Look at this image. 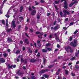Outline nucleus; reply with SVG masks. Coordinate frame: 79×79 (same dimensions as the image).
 I'll use <instances>...</instances> for the list:
<instances>
[{"mask_svg":"<svg viewBox=\"0 0 79 79\" xmlns=\"http://www.w3.org/2000/svg\"><path fill=\"white\" fill-rule=\"evenodd\" d=\"M63 1H64V8H65V9H68V3H67V2H66V0H61L60 1V2L62 3Z\"/></svg>","mask_w":79,"mask_h":79,"instance_id":"obj_1","label":"nucleus"},{"mask_svg":"<svg viewBox=\"0 0 79 79\" xmlns=\"http://www.w3.org/2000/svg\"><path fill=\"white\" fill-rule=\"evenodd\" d=\"M70 44L72 47H76L77 45V41L74 40V42H71L70 43Z\"/></svg>","mask_w":79,"mask_h":79,"instance_id":"obj_2","label":"nucleus"},{"mask_svg":"<svg viewBox=\"0 0 79 79\" xmlns=\"http://www.w3.org/2000/svg\"><path fill=\"white\" fill-rule=\"evenodd\" d=\"M48 71H50V70L49 69L42 70L39 72V74H44V73H46V72H48Z\"/></svg>","mask_w":79,"mask_h":79,"instance_id":"obj_3","label":"nucleus"},{"mask_svg":"<svg viewBox=\"0 0 79 79\" xmlns=\"http://www.w3.org/2000/svg\"><path fill=\"white\" fill-rule=\"evenodd\" d=\"M20 60L21 63L23 62L25 64H27V59H25L24 60L23 58H21Z\"/></svg>","mask_w":79,"mask_h":79,"instance_id":"obj_4","label":"nucleus"},{"mask_svg":"<svg viewBox=\"0 0 79 79\" xmlns=\"http://www.w3.org/2000/svg\"><path fill=\"white\" fill-rule=\"evenodd\" d=\"M12 26L13 28H15V27H16V24H15V21L13 20L12 21Z\"/></svg>","mask_w":79,"mask_h":79,"instance_id":"obj_5","label":"nucleus"},{"mask_svg":"<svg viewBox=\"0 0 79 79\" xmlns=\"http://www.w3.org/2000/svg\"><path fill=\"white\" fill-rule=\"evenodd\" d=\"M5 62V60L3 58H0V63H3Z\"/></svg>","mask_w":79,"mask_h":79,"instance_id":"obj_6","label":"nucleus"},{"mask_svg":"<svg viewBox=\"0 0 79 79\" xmlns=\"http://www.w3.org/2000/svg\"><path fill=\"white\" fill-rule=\"evenodd\" d=\"M57 33L54 34V36L56 37V39L58 41H60L59 39V38H58V35H57Z\"/></svg>","mask_w":79,"mask_h":79,"instance_id":"obj_7","label":"nucleus"},{"mask_svg":"<svg viewBox=\"0 0 79 79\" xmlns=\"http://www.w3.org/2000/svg\"><path fill=\"white\" fill-rule=\"evenodd\" d=\"M24 43H25L27 44H29V42L28 41V39H25L23 41Z\"/></svg>","mask_w":79,"mask_h":79,"instance_id":"obj_8","label":"nucleus"},{"mask_svg":"<svg viewBox=\"0 0 79 79\" xmlns=\"http://www.w3.org/2000/svg\"><path fill=\"white\" fill-rule=\"evenodd\" d=\"M71 47L68 46V47H65V49L67 52H68L69 51V50H70V49H71Z\"/></svg>","mask_w":79,"mask_h":79,"instance_id":"obj_9","label":"nucleus"},{"mask_svg":"<svg viewBox=\"0 0 79 79\" xmlns=\"http://www.w3.org/2000/svg\"><path fill=\"white\" fill-rule=\"evenodd\" d=\"M36 14V10H33L31 11V15H35Z\"/></svg>","mask_w":79,"mask_h":79,"instance_id":"obj_10","label":"nucleus"},{"mask_svg":"<svg viewBox=\"0 0 79 79\" xmlns=\"http://www.w3.org/2000/svg\"><path fill=\"white\" fill-rule=\"evenodd\" d=\"M13 65H11L10 66V64H8L7 66L8 69H10V68H13Z\"/></svg>","mask_w":79,"mask_h":79,"instance_id":"obj_11","label":"nucleus"},{"mask_svg":"<svg viewBox=\"0 0 79 79\" xmlns=\"http://www.w3.org/2000/svg\"><path fill=\"white\" fill-rule=\"evenodd\" d=\"M63 12L64 13H66L68 15H70V13H69V12L67 10H63Z\"/></svg>","mask_w":79,"mask_h":79,"instance_id":"obj_12","label":"nucleus"},{"mask_svg":"<svg viewBox=\"0 0 79 79\" xmlns=\"http://www.w3.org/2000/svg\"><path fill=\"white\" fill-rule=\"evenodd\" d=\"M19 71H20V70H19L17 73H16V74H18V76H21L22 74V73L21 72H19Z\"/></svg>","mask_w":79,"mask_h":79,"instance_id":"obj_13","label":"nucleus"},{"mask_svg":"<svg viewBox=\"0 0 79 79\" xmlns=\"http://www.w3.org/2000/svg\"><path fill=\"white\" fill-rule=\"evenodd\" d=\"M43 77H44L45 78H48V77H49V75L46 74H43Z\"/></svg>","mask_w":79,"mask_h":79,"instance_id":"obj_14","label":"nucleus"},{"mask_svg":"<svg viewBox=\"0 0 79 79\" xmlns=\"http://www.w3.org/2000/svg\"><path fill=\"white\" fill-rule=\"evenodd\" d=\"M7 42H13V40L11 38H7Z\"/></svg>","mask_w":79,"mask_h":79,"instance_id":"obj_15","label":"nucleus"},{"mask_svg":"<svg viewBox=\"0 0 79 79\" xmlns=\"http://www.w3.org/2000/svg\"><path fill=\"white\" fill-rule=\"evenodd\" d=\"M37 61V60H34V59H31L30 60V62L31 63H34Z\"/></svg>","mask_w":79,"mask_h":79,"instance_id":"obj_16","label":"nucleus"},{"mask_svg":"<svg viewBox=\"0 0 79 79\" xmlns=\"http://www.w3.org/2000/svg\"><path fill=\"white\" fill-rule=\"evenodd\" d=\"M1 22H2V23L3 25H5V20L2 19V20H1L0 21V23H1Z\"/></svg>","mask_w":79,"mask_h":79,"instance_id":"obj_17","label":"nucleus"},{"mask_svg":"<svg viewBox=\"0 0 79 79\" xmlns=\"http://www.w3.org/2000/svg\"><path fill=\"white\" fill-rule=\"evenodd\" d=\"M55 66V65L54 64H53L52 65H50L48 67V68L49 69H50V68H53V66Z\"/></svg>","mask_w":79,"mask_h":79,"instance_id":"obj_18","label":"nucleus"},{"mask_svg":"<svg viewBox=\"0 0 79 79\" xmlns=\"http://www.w3.org/2000/svg\"><path fill=\"white\" fill-rule=\"evenodd\" d=\"M42 52L45 53V52H47V50H46L45 49H42Z\"/></svg>","mask_w":79,"mask_h":79,"instance_id":"obj_19","label":"nucleus"},{"mask_svg":"<svg viewBox=\"0 0 79 79\" xmlns=\"http://www.w3.org/2000/svg\"><path fill=\"white\" fill-rule=\"evenodd\" d=\"M65 74L66 75H68V74H69V72H68V71L67 70H65Z\"/></svg>","mask_w":79,"mask_h":79,"instance_id":"obj_20","label":"nucleus"},{"mask_svg":"<svg viewBox=\"0 0 79 79\" xmlns=\"http://www.w3.org/2000/svg\"><path fill=\"white\" fill-rule=\"evenodd\" d=\"M3 55L5 58H6V56H7V54L6 53H5L3 54Z\"/></svg>","mask_w":79,"mask_h":79,"instance_id":"obj_21","label":"nucleus"},{"mask_svg":"<svg viewBox=\"0 0 79 79\" xmlns=\"http://www.w3.org/2000/svg\"><path fill=\"white\" fill-rule=\"evenodd\" d=\"M60 16H61V17L63 18V12H60Z\"/></svg>","mask_w":79,"mask_h":79,"instance_id":"obj_22","label":"nucleus"},{"mask_svg":"<svg viewBox=\"0 0 79 79\" xmlns=\"http://www.w3.org/2000/svg\"><path fill=\"white\" fill-rule=\"evenodd\" d=\"M59 29V27H58V26H57L55 27L54 28V30H56V29Z\"/></svg>","mask_w":79,"mask_h":79,"instance_id":"obj_23","label":"nucleus"},{"mask_svg":"<svg viewBox=\"0 0 79 79\" xmlns=\"http://www.w3.org/2000/svg\"><path fill=\"white\" fill-rule=\"evenodd\" d=\"M19 53H20V51L19 50H17L16 52V54L18 55Z\"/></svg>","mask_w":79,"mask_h":79,"instance_id":"obj_24","label":"nucleus"},{"mask_svg":"<svg viewBox=\"0 0 79 79\" xmlns=\"http://www.w3.org/2000/svg\"><path fill=\"white\" fill-rule=\"evenodd\" d=\"M9 12V11H8L6 14V16L7 18H10V15H8Z\"/></svg>","mask_w":79,"mask_h":79,"instance_id":"obj_25","label":"nucleus"},{"mask_svg":"<svg viewBox=\"0 0 79 79\" xmlns=\"http://www.w3.org/2000/svg\"><path fill=\"white\" fill-rule=\"evenodd\" d=\"M12 31V30L11 29V28H10V29H8L7 30V32H10V31Z\"/></svg>","mask_w":79,"mask_h":79,"instance_id":"obj_26","label":"nucleus"},{"mask_svg":"<svg viewBox=\"0 0 79 79\" xmlns=\"http://www.w3.org/2000/svg\"><path fill=\"white\" fill-rule=\"evenodd\" d=\"M76 59V57H73L71 58V59H70V60L71 61H73L74 60H75Z\"/></svg>","mask_w":79,"mask_h":79,"instance_id":"obj_27","label":"nucleus"},{"mask_svg":"<svg viewBox=\"0 0 79 79\" xmlns=\"http://www.w3.org/2000/svg\"><path fill=\"white\" fill-rule=\"evenodd\" d=\"M28 10L29 11H32V8L30 6H29L28 7Z\"/></svg>","mask_w":79,"mask_h":79,"instance_id":"obj_28","label":"nucleus"},{"mask_svg":"<svg viewBox=\"0 0 79 79\" xmlns=\"http://www.w3.org/2000/svg\"><path fill=\"white\" fill-rule=\"evenodd\" d=\"M69 39H68V40H69V41H72V40H73V38L71 36H70L69 37Z\"/></svg>","mask_w":79,"mask_h":79,"instance_id":"obj_29","label":"nucleus"},{"mask_svg":"<svg viewBox=\"0 0 79 79\" xmlns=\"http://www.w3.org/2000/svg\"><path fill=\"white\" fill-rule=\"evenodd\" d=\"M59 2H60V1H55V4H58V3H59Z\"/></svg>","mask_w":79,"mask_h":79,"instance_id":"obj_30","label":"nucleus"},{"mask_svg":"<svg viewBox=\"0 0 79 79\" xmlns=\"http://www.w3.org/2000/svg\"><path fill=\"white\" fill-rule=\"evenodd\" d=\"M73 5H74V4H73V3H71L70 4H69V7H71V6H72Z\"/></svg>","mask_w":79,"mask_h":79,"instance_id":"obj_31","label":"nucleus"},{"mask_svg":"<svg viewBox=\"0 0 79 79\" xmlns=\"http://www.w3.org/2000/svg\"><path fill=\"white\" fill-rule=\"evenodd\" d=\"M79 54V53H78V52H77L75 53V56L76 57H78V55Z\"/></svg>","mask_w":79,"mask_h":79,"instance_id":"obj_32","label":"nucleus"},{"mask_svg":"<svg viewBox=\"0 0 79 79\" xmlns=\"http://www.w3.org/2000/svg\"><path fill=\"white\" fill-rule=\"evenodd\" d=\"M28 51L30 53H32V50L31 49H30L28 50Z\"/></svg>","mask_w":79,"mask_h":79,"instance_id":"obj_33","label":"nucleus"},{"mask_svg":"<svg viewBox=\"0 0 79 79\" xmlns=\"http://www.w3.org/2000/svg\"><path fill=\"white\" fill-rule=\"evenodd\" d=\"M70 52L71 53H73V49L71 48V49H70Z\"/></svg>","mask_w":79,"mask_h":79,"instance_id":"obj_34","label":"nucleus"},{"mask_svg":"<svg viewBox=\"0 0 79 79\" xmlns=\"http://www.w3.org/2000/svg\"><path fill=\"white\" fill-rule=\"evenodd\" d=\"M31 79H37L35 78V76H31Z\"/></svg>","mask_w":79,"mask_h":79,"instance_id":"obj_35","label":"nucleus"},{"mask_svg":"<svg viewBox=\"0 0 79 79\" xmlns=\"http://www.w3.org/2000/svg\"><path fill=\"white\" fill-rule=\"evenodd\" d=\"M75 68L76 69H79V66L78 65H75Z\"/></svg>","mask_w":79,"mask_h":79,"instance_id":"obj_36","label":"nucleus"},{"mask_svg":"<svg viewBox=\"0 0 79 79\" xmlns=\"http://www.w3.org/2000/svg\"><path fill=\"white\" fill-rule=\"evenodd\" d=\"M56 20H55V22L53 23V26L56 25Z\"/></svg>","mask_w":79,"mask_h":79,"instance_id":"obj_37","label":"nucleus"},{"mask_svg":"<svg viewBox=\"0 0 79 79\" xmlns=\"http://www.w3.org/2000/svg\"><path fill=\"white\" fill-rule=\"evenodd\" d=\"M36 34H37V35H38V34H40V32H38V31H36L35 32Z\"/></svg>","mask_w":79,"mask_h":79,"instance_id":"obj_38","label":"nucleus"},{"mask_svg":"<svg viewBox=\"0 0 79 79\" xmlns=\"http://www.w3.org/2000/svg\"><path fill=\"white\" fill-rule=\"evenodd\" d=\"M78 32V31L77 30H76L75 32H74V34H76Z\"/></svg>","mask_w":79,"mask_h":79,"instance_id":"obj_39","label":"nucleus"},{"mask_svg":"<svg viewBox=\"0 0 79 79\" xmlns=\"http://www.w3.org/2000/svg\"><path fill=\"white\" fill-rule=\"evenodd\" d=\"M28 29V27L27 26H25V31H27Z\"/></svg>","mask_w":79,"mask_h":79,"instance_id":"obj_40","label":"nucleus"},{"mask_svg":"<svg viewBox=\"0 0 79 79\" xmlns=\"http://www.w3.org/2000/svg\"><path fill=\"white\" fill-rule=\"evenodd\" d=\"M47 50H48L49 51H51V50H52V49L50 48H47Z\"/></svg>","mask_w":79,"mask_h":79,"instance_id":"obj_41","label":"nucleus"},{"mask_svg":"<svg viewBox=\"0 0 79 79\" xmlns=\"http://www.w3.org/2000/svg\"><path fill=\"white\" fill-rule=\"evenodd\" d=\"M57 6H56L55 5H54L55 8V9H56V10H58V8H57Z\"/></svg>","mask_w":79,"mask_h":79,"instance_id":"obj_42","label":"nucleus"},{"mask_svg":"<svg viewBox=\"0 0 79 79\" xmlns=\"http://www.w3.org/2000/svg\"><path fill=\"white\" fill-rule=\"evenodd\" d=\"M50 43H48L46 44V47H48V46H50Z\"/></svg>","mask_w":79,"mask_h":79,"instance_id":"obj_43","label":"nucleus"},{"mask_svg":"<svg viewBox=\"0 0 79 79\" xmlns=\"http://www.w3.org/2000/svg\"><path fill=\"white\" fill-rule=\"evenodd\" d=\"M40 52H38L37 55V56H38V57L40 56Z\"/></svg>","mask_w":79,"mask_h":79,"instance_id":"obj_44","label":"nucleus"},{"mask_svg":"<svg viewBox=\"0 0 79 79\" xmlns=\"http://www.w3.org/2000/svg\"><path fill=\"white\" fill-rule=\"evenodd\" d=\"M71 74L72 76H75V74H74L73 73V72H72L71 73Z\"/></svg>","mask_w":79,"mask_h":79,"instance_id":"obj_45","label":"nucleus"},{"mask_svg":"<svg viewBox=\"0 0 79 79\" xmlns=\"http://www.w3.org/2000/svg\"><path fill=\"white\" fill-rule=\"evenodd\" d=\"M19 19H20L21 20H23V17H20L19 18Z\"/></svg>","mask_w":79,"mask_h":79,"instance_id":"obj_46","label":"nucleus"},{"mask_svg":"<svg viewBox=\"0 0 79 79\" xmlns=\"http://www.w3.org/2000/svg\"><path fill=\"white\" fill-rule=\"evenodd\" d=\"M25 35L26 36H27V37H29V35H27V33H25Z\"/></svg>","mask_w":79,"mask_h":79,"instance_id":"obj_47","label":"nucleus"},{"mask_svg":"<svg viewBox=\"0 0 79 79\" xmlns=\"http://www.w3.org/2000/svg\"><path fill=\"white\" fill-rule=\"evenodd\" d=\"M51 14V13H47V16H48H48H50V15Z\"/></svg>","mask_w":79,"mask_h":79,"instance_id":"obj_48","label":"nucleus"},{"mask_svg":"<svg viewBox=\"0 0 79 79\" xmlns=\"http://www.w3.org/2000/svg\"><path fill=\"white\" fill-rule=\"evenodd\" d=\"M60 45H59V44H57V47L58 48H60Z\"/></svg>","mask_w":79,"mask_h":79,"instance_id":"obj_49","label":"nucleus"},{"mask_svg":"<svg viewBox=\"0 0 79 79\" xmlns=\"http://www.w3.org/2000/svg\"><path fill=\"white\" fill-rule=\"evenodd\" d=\"M77 3V1H74V2H73V4H75V3Z\"/></svg>","mask_w":79,"mask_h":79,"instance_id":"obj_50","label":"nucleus"},{"mask_svg":"<svg viewBox=\"0 0 79 79\" xmlns=\"http://www.w3.org/2000/svg\"><path fill=\"white\" fill-rule=\"evenodd\" d=\"M66 13H64V15H63V18L64 17H66Z\"/></svg>","mask_w":79,"mask_h":79,"instance_id":"obj_51","label":"nucleus"},{"mask_svg":"<svg viewBox=\"0 0 79 79\" xmlns=\"http://www.w3.org/2000/svg\"><path fill=\"white\" fill-rule=\"evenodd\" d=\"M21 26L20 25H19L18 27V29H20V28H21Z\"/></svg>","mask_w":79,"mask_h":79,"instance_id":"obj_52","label":"nucleus"},{"mask_svg":"<svg viewBox=\"0 0 79 79\" xmlns=\"http://www.w3.org/2000/svg\"><path fill=\"white\" fill-rule=\"evenodd\" d=\"M23 8H24V7H23V6H21V7H20V9L21 10H23Z\"/></svg>","mask_w":79,"mask_h":79,"instance_id":"obj_53","label":"nucleus"},{"mask_svg":"<svg viewBox=\"0 0 79 79\" xmlns=\"http://www.w3.org/2000/svg\"><path fill=\"white\" fill-rule=\"evenodd\" d=\"M43 62L44 63V64H45V59H44Z\"/></svg>","mask_w":79,"mask_h":79,"instance_id":"obj_54","label":"nucleus"},{"mask_svg":"<svg viewBox=\"0 0 79 79\" xmlns=\"http://www.w3.org/2000/svg\"><path fill=\"white\" fill-rule=\"evenodd\" d=\"M63 29H64V30H66L68 29V28H66V27H63Z\"/></svg>","mask_w":79,"mask_h":79,"instance_id":"obj_55","label":"nucleus"},{"mask_svg":"<svg viewBox=\"0 0 79 79\" xmlns=\"http://www.w3.org/2000/svg\"><path fill=\"white\" fill-rule=\"evenodd\" d=\"M37 51H38V49H36L35 51V53H37Z\"/></svg>","mask_w":79,"mask_h":79,"instance_id":"obj_56","label":"nucleus"},{"mask_svg":"<svg viewBox=\"0 0 79 79\" xmlns=\"http://www.w3.org/2000/svg\"><path fill=\"white\" fill-rule=\"evenodd\" d=\"M41 3H43L45 2V1H43V0H41L40 1Z\"/></svg>","mask_w":79,"mask_h":79,"instance_id":"obj_57","label":"nucleus"},{"mask_svg":"<svg viewBox=\"0 0 79 79\" xmlns=\"http://www.w3.org/2000/svg\"><path fill=\"white\" fill-rule=\"evenodd\" d=\"M20 44H23V41H20Z\"/></svg>","mask_w":79,"mask_h":79,"instance_id":"obj_58","label":"nucleus"},{"mask_svg":"<svg viewBox=\"0 0 79 79\" xmlns=\"http://www.w3.org/2000/svg\"><path fill=\"white\" fill-rule=\"evenodd\" d=\"M58 22L59 23H60V22H61V19H58Z\"/></svg>","mask_w":79,"mask_h":79,"instance_id":"obj_59","label":"nucleus"},{"mask_svg":"<svg viewBox=\"0 0 79 79\" xmlns=\"http://www.w3.org/2000/svg\"><path fill=\"white\" fill-rule=\"evenodd\" d=\"M40 43V41L38 40L37 41V43H38V44H39Z\"/></svg>","mask_w":79,"mask_h":79,"instance_id":"obj_60","label":"nucleus"},{"mask_svg":"<svg viewBox=\"0 0 79 79\" xmlns=\"http://www.w3.org/2000/svg\"><path fill=\"white\" fill-rule=\"evenodd\" d=\"M37 18L38 19H39L40 18V16H39V15H38Z\"/></svg>","mask_w":79,"mask_h":79,"instance_id":"obj_61","label":"nucleus"},{"mask_svg":"<svg viewBox=\"0 0 79 79\" xmlns=\"http://www.w3.org/2000/svg\"><path fill=\"white\" fill-rule=\"evenodd\" d=\"M66 68V66H63L62 68L63 69H65Z\"/></svg>","mask_w":79,"mask_h":79,"instance_id":"obj_62","label":"nucleus"},{"mask_svg":"<svg viewBox=\"0 0 79 79\" xmlns=\"http://www.w3.org/2000/svg\"><path fill=\"white\" fill-rule=\"evenodd\" d=\"M38 47H41V44H38Z\"/></svg>","mask_w":79,"mask_h":79,"instance_id":"obj_63","label":"nucleus"},{"mask_svg":"<svg viewBox=\"0 0 79 79\" xmlns=\"http://www.w3.org/2000/svg\"><path fill=\"white\" fill-rule=\"evenodd\" d=\"M68 21V18H66L65 20V21Z\"/></svg>","mask_w":79,"mask_h":79,"instance_id":"obj_64","label":"nucleus"}]
</instances>
